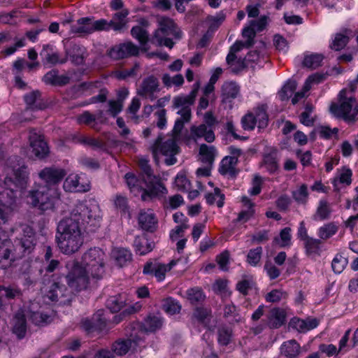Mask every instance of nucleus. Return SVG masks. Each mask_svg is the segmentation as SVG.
<instances>
[{
  "mask_svg": "<svg viewBox=\"0 0 358 358\" xmlns=\"http://www.w3.org/2000/svg\"><path fill=\"white\" fill-rule=\"evenodd\" d=\"M297 84L294 80H288L279 92V96L282 101L288 100L296 89Z\"/></svg>",
  "mask_w": 358,
  "mask_h": 358,
  "instance_id": "43",
  "label": "nucleus"
},
{
  "mask_svg": "<svg viewBox=\"0 0 358 358\" xmlns=\"http://www.w3.org/2000/svg\"><path fill=\"white\" fill-rule=\"evenodd\" d=\"M141 326L136 324L130 333L129 338L126 340H118L115 341L112 346V350L117 355L122 356L126 355L130 350L134 349L142 340L141 334L143 332L139 331Z\"/></svg>",
  "mask_w": 358,
  "mask_h": 358,
  "instance_id": "11",
  "label": "nucleus"
},
{
  "mask_svg": "<svg viewBox=\"0 0 358 358\" xmlns=\"http://www.w3.org/2000/svg\"><path fill=\"white\" fill-rule=\"evenodd\" d=\"M285 312L280 308L271 309L268 315V324L271 328L277 329L285 322Z\"/></svg>",
  "mask_w": 358,
  "mask_h": 358,
  "instance_id": "25",
  "label": "nucleus"
},
{
  "mask_svg": "<svg viewBox=\"0 0 358 358\" xmlns=\"http://www.w3.org/2000/svg\"><path fill=\"white\" fill-rule=\"evenodd\" d=\"M348 264L346 258L341 255H336L332 261L331 267L336 273H341Z\"/></svg>",
  "mask_w": 358,
  "mask_h": 358,
  "instance_id": "54",
  "label": "nucleus"
},
{
  "mask_svg": "<svg viewBox=\"0 0 358 358\" xmlns=\"http://www.w3.org/2000/svg\"><path fill=\"white\" fill-rule=\"evenodd\" d=\"M262 254V247L251 249L247 256V262L251 266H255L259 262Z\"/></svg>",
  "mask_w": 358,
  "mask_h": 358,
  "instance_id": "52",
  "label": "nucleus"
},
{
  "mask_svg": "<svg viewBox=\"0 0 358 358\" xmlns=\"http://www.w3.org/2000/svg\"><path fill=\"white\" fill-rule=\"evenodd\" d=\"M36 240L33 230L27 227L24 229L23 236L15 242V251L18 258L30 254L35 248Z\"/></svg>",
  "mask_w": 358,
  "mask_h": 358,
  "instance_id": "13",
  "label": "nucleus"
},
{
  "mask_svg": "<svg viewBox=\"0 0 358 358\" xmlns=\"http://www.w3.org/2000/svg\"><path fill=\"white\" fill-rule=\"evenodd\" d=\"M216 262L221 270L224 271H228L227 266L229 262V252L227 250L224 251L216 257Z\"/></svg>",
  "mask_w": 358,
  "mask_h": 358,
  "instance_id": "59",
  "label": "nucleus"
},
{
  "mask_svg": "<svg viewBox=\"0 0 358 358\" xmlns=\"http://www.w3.org/2000/svg\"><path fill=\"white\" fill-rule=\"evenodd\" d=\"M131 35L133 38L136 39L141 45V50L147 52L149 48L147 45L149 38L148 31L140 26H134L131 29Z\"/></svg>",
  "mask_w": 358,
  "mask_h": 358,
  "instance_id": "28",
  "label": "nucleus"
},
{
  "mask_svg": "<svg viewBox=\"0 0 358 358\" xmlns=\"http://www.w3.org/2000/svg\"><path fill=\"white\" fill-rule=\"evenodd\" d=\"M18 259L14 245L10 240L0 238V268L6 269Z\"/></svg>",
  "mask_w": 358,
  "mask_h": 358,
  "instance_id": "14",
  "label": "nucleus"
},
{
  "mask_svg": "<svg viewBox=\"0 0 358 358\" xmlns=\"http://www.w3.org/2000/svg\"><path fill=\"white\" fill-rule=\"evenodd\" d=\"M139 53V48L129 41L111 48L108 52L110 57L114 59H120L125 57L137 56Z\"/></svg>",
  "mask_w": 358,
  "mask_h": 358,
  "instance_id": "16",
  "label": "nucleus"
},
{
  "mask_svg": "<svg viewBox=\"0 0 358 358\" xmlns=\"http://www.w3.org/2000/svg\"><path fill=\"white\" fill-rule=\"evenodd\" d=\"M134 245L136 253L144 255L152 250L155 243L150 241L146 236H142L135 238Z\"/></svg>",
  "mask_w": 358,
  "mask_h": 358,
  "instance_id": "29",
  "label": "nucleus"
},
{
  "mask_svg": "<svg viewBox=\"0 0 358 358\" xmlns=\"http://www.w3.org/2000/svg\"><path fill=\"white\" fill-rule=\"evenodd\" d=\"M162 80L166 87H171L172 86L180 87L184 83V78L181 74H177L171 77L169 74L166 73L163 75Z\"/></svg>",
  "mask_w": 358,
  "mask_h": 358,
  "instance_id": "45",
  "label": "nucleus"
},
{
  "mask_svg": "<svg viewBox=\"0 0 358 358\" xmlns=\"http://www.w3.org/2000/svg\"><path fill=\"white\" fill-rule=\"evenodd\" d=\"M115 206L124 213H129L127 199L122 195H117L115 199Z\"/></svg>",
  "mask_w": 358,
  "mask_h": 358,
  "instance_id": "63",
  "label": "nucleus"
},
{
  "mask_svg": "<svg viewBox=\"0 0 358 358\" xmlns=\"http://www.w3.org/2000/svg\"><path fill=\"white\" fill-rule=\"evenodd\" d=\"M34 304L29 309V317L31 321L36 325H43L50 322V316L42 312L34 310Z\"/></svg>",
  "mask_w": 358,
  "mask_h": 358,
  "instance_id": "32",
  "label": "nucleus"
},
{
  "mask_svg": "<svg viewBox=\"0 0 358 358\" xmlns=\"http://www.w3.org/2000/svg\"><path fill=\"white\" fill-rule=\"evenodd\" d=\"M286 295L287 294L285 292L279 289H273L266 295L265 299L268 302L277 303L282 299L285 298Z\"/></svg>",
  "mask_w": 358,
  "mask_h": 358,
  "instance_id": "57",
  "label": "nucleus"
},
{
  "mask_svg": "<svg viewBox=\"0 0 358 358\" xmlns=\"http://www.w3.org/2000/svg\"><path fill=\"white\" fill-rule=\"evenodd\" d=\"M345 90H342L340 94V104L332 103L330 111L338 117H342L345 121L354 122L358 118V103L353 97L344 98Z\"/></svg>",
  "mask_w": 358,
  "mask_h": 358,
  "instance_id": "9",
  "label": "nucleus"
},
{
  "mask_svg": "<svg viewBox=\"0 0 358 358\" xmlns=\"http://www.w3.org/2000/svg\"><path fill=\"white\" fill-rule=\"evenodd\" d=\"M43 80L46 84L63 86L70 82V78L66 75H59L58 70L52 69L45 74Z\"/></svg>",
  "mask_w": 358,
  "mask_h": 358,
  "instance_id": "23",
  "label": "nucleus"
},
{
  "mask_svg": "<svg viewBox=\"0 0 358 358\" xmlns=\"http://www.w3.org/2000/svg\"><path fill=\"white\" fill-rule=\"evenodd\" d=\"M126 182L129 187L131 192L134 193L135 196L141 195L142 199V194L143 192L148 189V185H145V187H142L140 183L143 182L136 178V177L131 173H127L125 176Z\"/></svg>",
  "mask_w": 358,
  "mask_h": 358,
  "instance_id": "30",
  "label": "nucleus"
},
{
  "mask_svg": "<svg viewBox=\"0 0 358 358\" xmlns=\"http://www.w3.org/2000/svg\"><path fill=\"white\" fill-rule=\"evenodd\" d=\"M27 327L24 313L22 310H19L15 313L11 321L12 332L17 336L18 339H22L25 336Z\"/></svg>",
  "mask_w": 358,
  "mask_h": 358,
  "instance_id": "19",
  "label": "nucleus"
},
{
  "mask_svg": "<svg viewBox=\"0 0 358 358\" xmlns=\"http://www.w3.org/2000/svg\"><path fill=\"white\" fill-rule=\"evenodd\" d=\"M141 107V101L138 98H134L131 101V104L127 108V112L131 115V119L135 122L138 123L139 120V116L136 115Z\"/></svg>",
  "mask_w": 358,
  "mask_h": 358,
  "instance_id": "53",
  "label": "nucleus"
},
{
  "mask_svg": "<svg viewBox=\"0 0 358 358\" xmlns=\"http://www.w3.org/2000/svg\"><path fill=\"white\" fill-rule=\"evenodd\" d=\"M163 138V135L160 134L151 145L150 150L155 158L158 153H160L166 157L164 162L166 165H173L177 162L175 156L179 153L180 148L176 144L175 138H172L162 143Z\"/></svg>",
  "mask_w": 358,
  "mask_h": 358,
  "instance_id": "10",
  "label": "nucleus"
},
{
  "mask_svg": "<svg viewBox=\"0 0 358 358\" xmlns=\"http://www.w3.org/2000/svg\"><path fill=\"white\" fill-rule=\"evenodd\" d=\"M78 175H70L64 180L63 187L66 192H85L90 190L89 184L80 185Z\"/></svg>",
  "mask_w": 358,
  "mask_h": 358,
  "instance_id": "22",
  "label": "nucleus"
},
{
  "mask_svg": "<svg viewBox=\"0 0 358 358\" xmlns=\"http://www.w3.org/2000/svg\"><path fill=\"white\" fill-rule=\"evenodd\" d=\"M163 310L171 315L178 313L181 309V306L172 298H167L163 301Z\"/></svg>",
  "mask_w": 358,
  "mask_h": 358,
  "instance_id": "46",
  "label": "nucleus"
},
{
  "mask_svg": "<svg viewBox=\"0 0 358 358\" xmlns=\"http://www.w3.org/2000/svg\"><path fill=\"white\" fill-rule=\"evenodd\" d=\"M232 330L230 327L223 326L218 329V342L222 345H227L231 338Z\"/></svg>",
  "mask_w": 358,
  "mask_h": 358,
  "instance_id": "49",
  "label": "nucleus"
},
{
  "mask_svg": "<svg viewBox=\"0 0 358 358\" xmlns=\"http://www.w3.org/2000/svg\"><path fill=\"white\" fill-rule=\"evenodd\" d=\"M238 159L235 156H230L224 157L222 161V165L219 171L222 175L227 173L234 176L235 175V165L237 163Z\"/></svg>",
  "mask_w": 358,
  "mask_h": 358,
  "instance_id": "34",
  "label": "nucleus"
},
{
  "mask_svg": "<svg viewBox=\"0 0 358 358\" xmlns=\"http://www.w3.org/2000/svg\"><path fill=\"white\" fill-rule=\"evenodd\" d=\"M292 195L294 201L299 204H306L308 198L307 185H301L298 189L292 191Z\"/></svg>",
  "mask_w": 358,
  "mask_h": 358,
  "instance_id": "41",
  "label": "nucleus"
},
{
  "mask_svg": "<svg viewBox=\"0 0 358 358\" xmlns=\"http://www.w3.org/2000/svg\"><path fill=\"white\" fill-rule=\"evenodd\" d=\"M176 262L174 260H172L169 264H157L155 266V271L152 275H154L159 281H161L164 279L166 273L170 271L173 266H174Z\"/></svg>",
  "mask_w": 358,
  "mask_h": 358,
  "instance_id": "47",
  "label": "nucleus"
},
{
  "mask_svg": "<svg viewBox=\"0 0 358 358\" xmlns=\"http://www.w3.org/2000/svg\"><path fill=\"white\" fill-rule=\"evenodd\" d=\"M216 197L219 198L217 201V207H222L224 205V195L220 192L219 188H215L214 193H209L206 195V201L210 205H213L215 203Z\"/></svg>",
  "mask_w": 358,
  "mask_h": 358,
  "instance_id": "50",
  "label": "nucleus"
},
{
  "mask_svg": "<svg viewBox=\"0 0 358 358\" xmlns=\"http://www.w3.org/2000/svg\"><path fill=\"white\" fill-rule=\"evenodd\" d=\"M157 19L159 28L155 30L150 42L157 46L164 45L171 49L174 42L169 36H173L178 39L181 38L182 33L170 17L158 16Z\"/></svg>",
  "mask_w": 358,
  "mask_h": 358,
  "instance_id": "5",
  "label": "nucleus"
},
{
  "mask_svg": "<svg viewBox=\"0 0 358 358\" xmlns=\"http://www.w3.org/2000/svg\"><path fill=\"white\" fill-rule=\"evenodd\" d=\"M128 15L129 10L127 9H122L115 13L110 22L106 20L107 26L103 31H108L112 29L115 31H121L127 26L128 22L127 17Z\"/></svg>",
  "mask_w": 358,
  "mask_h": 358,
  "instance_id": "20",
  "label": "nucleus"
},
{
  "mask_svg": "<svg viewBox=\"0 0 358 358\" xmlns=\"http://www.w3.org/2000/svg\"><path fill=\"white\" fill-rule=\"evenodd\" d=\"M349 38L347 36L338 34L331 45L330 48L336 51L343 49L348 43Z\"/></svg>",
  "mask_w": 358,
  "mask_h": 358,
  "instance_id": "55",
  "label": "nucleus"
},
{
  "mask_svg": "<svg viewBox=\"0 0 358 358\" xmlns=\"http://www.w3.org/2000/svg\"><path fill=\"white\" fill-rule=\"evenodd\" d=\"M331 209L329 203L324 200H321L317 208L315 214L313 215L315 220H328L330 217Z\"/></svg>",
  "mask_w": 358,
  "mask_h": 358,
  "instance_id": "36",
  "label": "nucleus"
},
{
  "mask_svg": "<svg viewBox=\"0 0 358 358\" xmlns=\"http://www.w3.org/2000/svg\"><path fill=\"white\" fill-rule=\"evenodd\" d=\"M187 299L192 304H197L204 301L206 296L199 287L191 288L187 292Z\"/></svg>",
  "mask_w": 358,
  "mask_h": 358,
  "instance_id": "42",
  "label": "nucleus"
},
{
  "mask_svg": "<svg viewBox=\"0 0 358 358\" xmlns=\"http://www.w3.org/2000/svg\"><path fill=\"white\" fill-rule=\"evenodd\" d=\"M125 300L122 295L113 296L108 299L106 306L113 313L120 311L124 306Z\"/></svg>",
  "mask_w": 358,
  "mask_h": 358,
  "instance_id": "38",
  "label": "nucleus"
},
{
  "mask_svg": "<svg viewBox=\"0 0 358 358\" xmlns=\"http://www.w3.org/2000/svg\"><path fill=\"white\" fill-rule=\"evenodd\" d=\"M163 324L162 318L156 315H149L143 323L145 331L154 332L160 329Z\"/></svg>",
  "mask_w": 358,
  "mask_h": 358,
  "instance_id": "37",
  "label": "nucleus"
},
{
  "mask_svg": "<svg viewBox=\"0 0 358 358\" xmlns=\"http://www.w3.org/2000/svg\"><path fill=\"white\" fill-rule=\"evenodd\" d=\"M69 270L65 279L72 292H79L87 289L93 279L88 270L80 265L78 261H70L66 264Z\"/></svg>",
  "mask_w": 358,
  "mask_h": 358,
  "instance_id": "6",
  "label": "nucleus"
},
{
  "mask_svg": "<svg viewBox=\"0 0 358 358\" xmlns=\"http://www.w3.org/2000/svg\"><path fill=\"white\" fill-rule=\"evenodd\" d=\"M210 310L204 308H196L193 313L194 318L199 322L204 323L206 320L210 316Z\"/></svg>",
  "mask_w": 358,
  "mask_h": 358,
  "instance_id": "61",
  "label": "nucleus"
},
{
  "mask_svg": "<svg viewBox=\"0 0 358 358\" xmlns=\"http://www.w3.org/2000/svg\"><path fill=\"white\" fill-rule=\"evenodd\" d=\"M104 256L103 251L100 248H90L83 255L80 265L89 271L93 279L99 280L103 273Z\"/></svg>",
  "mask_w": 358,
  "mask_h": 358,
  "instance_id": "8",
  "label": "nucleus"
},
{
  "mask_svg": "<svg viewBox=\"0 0 358 358\" xmlns=\"http://www.w3.org/2000/svg\"><path fill=\"white\" fill-rule=\"evenodd\" d=\"M239 93L238 85L234 82L225 83L222 88V96L224 101L235 99Z\"/></svg>",
  "mask_w": 358,
  "mask_h": 358,
  "instance_id": "31",
  "label": "nucleus"
},
{
  "mask_svg": "<svg viewBox=\"0 0 358 358\" xmlns=\"http://www.w3.org/2000/svg\"><path fill=\"white\" fill-rule=\"evenodd\" d=\"M321 242L319 239L307 238L306 241V249L308 254L318 253Z\"/></svg>",
  "mask_w": 358,
  "mask_h": 358,
  "instance_id": "58",
  "label": "nucleus"
},
{
  "mask_svg": "<svg viewBox=\"0 0 358 358\" xmlns=\"http://www.w3.org/2000/svg\"><path fill=\"white\" fill-rule=\"evenodd\" d=\"M71 293V290H69L61 280H57L52 284L47 296L52 301L61 300V302H64L70 298Z\"/></svg>",
  "mask_w": 358,
  "mask_h": 358,
  "instance_id": "18",
  "label": "nucleus"
},
{
  "mask_svg": "<svg viewBox=\"0 0 358 358\" xmlns=\"http://www.w3.org/2000/svg\"><path fill=\"white\" fill-rule=\"evenodd\" d=\"M325 78L326 75L324 74L315 73L310 76L304 84L305 91H308L310 89L312 83H319Z\"/></svg>",
  "mask_w": 358,
  "mask_h": 358,
  "instance_id": "62",
  "label": "nucleus"
},
{
  "mask_svg": "<svg viewBox=\"0 0 358 358\" xmlns=\"http://www.w3.org/2000/svg\"><path fill=\"white\" fill-rule=\"evenodd\" d=\"M95 327L98 330H102L106 327L107 320L104 317V311L99 310L92 317Z\"/></svg>",
  "mask_w": 358,
  "mask_h": 358,
  "instance_id": "56",
  "label": "nucleus"
},
{
  "mask_svg": "<svg viewBox=\"0 0 358 358\" xmlns=\"http://www.w3.org/2000/svg\"><path fill=\"white\" fill-rule=\"evenodd\" d=\"M159 91V81L157 78L154 76H150L143 80L139 88L137 90V94L153 101L156 98L154 95L155 92Z\"/></svg>",
  "mask_w": 358,
  "mask_h": 358,
  "instance_id": "17",
  "label": "nucleus"
},
{
  "mask_svg": "<svg viewBox=\"0 0 358 358\" xmlns=\"http://www.w3.org/2000/svg\"><path fill=\"white\" fill-rule=\"evenodd\" d=\"M199 83L194 85V88L189 94L186 96H178L173 99V106L176 108H181L178 114L180 117L176 120L173 129L172 130L173 138L176 139L180 136V134L186 122H189L191 118V109L189 106L192 105L195 99L199 90Z\"/></svg>",
  "mask_w": 358,
  "mask_h": 358,
  "instance_id": "3",
  "label": "nucleus"
},
{
  "mask_svg": "<svg viewBox=\"0 0 358 358\" xmlns=\"http://www.w3.org/2000/svg\"><path fill=\"white\" fill-rule=\"evenodd\" d=\"M292 203L291 199L286 194L281 195L276 201L275 205L280 211H287Z\"/></svg>",
  "mask_w": 358,
  "mask_h": 358,
  "instance_id": "60",
  "label": "nucleus"
},
{
  "mask_svg": "<svg viewBox=\"0 0 358 358\" xmlns=\"http://www.w3.org/2000/svg\"><path fill=\"white\" fill-rule=\"evenodd\" d=\"M155 215L150 210H141L138 215V224L144 230L153 231L157 226Z\"/></svg>",
  "mask_w": 358,
  "mask_h": 358,
  "instance_id": "24",
  "label": "nucleus"
},
{
  "mask_svg": "<svg viewBox=\"0 0 358 358\" xmlns=\"http://www.w3.org/2000/svg\"><path fill=\"white\" fill-rule=\"evenodd\" d=\"M199 154L201 156V161L211 165L215 159L216 150L213 145L202 144L199 148Z\"/></svg>",
  "mask_w": 358,
  "mask_h": 358,
  "instance_id": "35",
  "label": "nucleus"
},
{
  "mask_svg": "<svg viewBox=\"0 0 358 358\" xmlns=\"http://www.w3.org/2000/svg\"><path fill=\"white\" fill-rule=\"evenodd\" d=\"M112 257L120 267L131 260V252L124 248H115L112 251Z\"/></svg>",
  "mask_w": 358,
  "mask_h": 358,
  "instance_id": "33",
  "label": "nucleus"
},
{
  "mask_svg": "<svg viewBox=\"0 0 358 358\" xmlns=\"http://www.w3.org/2000/svg\"><path fill=\"white\" fill-rule=\"evenodd\" d=\"M323 59L322 54H312L305 57L303 64L308 68L316 69L321 66Z\"/></svg>",
  "mask_w": 358,
  "mask_h": 358,
  "instance_id": "44",
  "label": "nucleus"
},
{
  "mask_svg": "<svg viewBox=\"0 0 358 358\" xmlns=\"http://www.w3.org/2000/svg\"><path fill=\"white\" fill-rule=\"evenodd\" d=\"M338 230V227L334 223H328L319 229V236L320 238L326 240L334 235Z\"/></svg>",
  "mask_w": 358,
  "mask_h": 358,
  "instance_id": "51",
  "label": "nucleus"
},
{
  "mask_svg": "<svg viewBox=\"0 0 358 358\" xmlns=\"http://www.w3.org/2000/svg\"><path fill=\"white\" fill-rule=\"evenodd\" d=\"M241 122H242L243 127L245 129H248V130H252L255 128V126L257 123V121L254 117V115L252 113L245 115L242 118Z\"/></svg>",
  "mask_w": 358,
  "mask_h": 358,
  "instance_id": "64",
  "label": "nucleus"
},
{
  "mask_svg": "<svg viewBox=\"0 0 358 358\" xmlns=\"http://www.w3.org/2000/svg\"><path fill=\"white\" fill-rule=\"evenodd\" d=\"M66 172L62 168L52 166L43 169L38 173L39 178L44 182L36 189L29 192L31 204L38 207L41 211L52 209L53 203L50 192L55 189L65 177Z\"/></svg>",
  "mask_w": 358,
  "mask_h": 358,
  "instance_id": "2",
  "label": "nucleus"
},
{
  "mask_svg": "<svg viewBox=\"0 0 358 358\" xmlns=\"http://www.w3.org/2000/svg\"><path fill=\"white\" fill-rule=\"evenodd\" d=\"M40 55L44 57L47 63L52 65H56L57 64H64L68 60L67 55L64 57H60L58 52L52 51L49 45L43 46V50L41 52Z\"/></svg>",
  "mask_w": 358,
  "mask_h": 358,
  "instance_id": "26",
  "label": "nucleus"
},
{
  "mask_svg": "<svg viewBox=\"0 0 358 358\" xmlns=\"http://www.w3.org/2000/svg\"><path fill=\"white\" fill-rule=\"evenodd\" d=\"M254 117L258 122V127L259 129H264L267 127L268 117L266 113V106L262 105L257 108Z\"/></svg>",
  "mask_w": 358,
  "mask_h": 358,
  "instance_id": "39",
  "label": "nucleus"
},
{
  "mask_svg": "<svg viewBox=\"0 0 358 358\" xmlns=\"http://www.w3.org/2000/svg\"><path fill=\"white\" fill-rule=\"evenodd\" d=\"M264 164L266 169L271 173H273L278 169L277 152L275 150L264 155Z\"/></svg>",
  "mask_w": 358,
  "mask_h": 358,
  "instance_id": "40",
  "label": "nucleus"
},
{
  "mask_svg": "<svg viewBox=\"0 0 358 358\" xmlns=\"http://www.w3.org/2000/svg\"><path fill=\"white\" fill-rule=\"evenodd\" d=\"M300 352L301 347L294 339L284 342L280 347L281 355L287 358H296Z\"/></svg>",
  "mask_w": 358,
  "mask_h": 358,
  "instance_id": "27",
  "label": "nucleus"
},
{
  "mask_svg": "<svg viewBox=\"0 0 358 358\" xmlns=\"http://www.w3.org/2000/svg\"><path fill=\"white\" fill-rule=\"evenodd\" d=\"M29 139L31 152L35 158L41 159L48 156L49 152L48 145L35 129L30 130Z\"/></svg>",
  "mask_w": 358,
  "mask_h": 358,
  "instance_id": "15",
  "label": "nucleus"
},
{
  "mask_svg": "<svg viewBox=\"0 0 358 358\" xmlns=\"http://www.w3.org/2000/svg\"><path fill=\"white\" fill-rule=\"evenodd\" d=\"M100 218V210L97 205L77 204L70 216L58 224L56 238L60 250L66 255H72L78 251L83 243L81 226L89 224L96 227Z\"/></svg>",
  "mask_w": 358,
  "mask_h": 358,
  "instance_id": "1",
  "label": "nucleus"
},
{
  "mask_svg": "<svg viewBox=\"0 0 358 358\" xmlns=\"http://www.w3.org/2000/svg\"><path fill=\"white\" fill-rule=\"evenodd\" d=\"M0 289L4 295V298H6L8 301L14 299L22 294L21 290L15 286L0 285Z\"/></svg>",
  "mask_w": 358,
  "mask_h": 358,
  "instance_id": "48",
  "label": "nucleus"
},
{
  "mask_svg": "<svg viewBox=\"0 0 358 358\" xmlns=\"http://www.w3.org/2000/svg\"><path fill=\"white\" fill-rule=\"evenodd\" d=\"M15 181L12 178H6L5 189L0 192V203L8 210L12 211L17 207V189H24L27 184V175L24 171H17L15 173Z\"/></svg>",
  "mask_w": 358,
  "mask_h": 358,
  "instance_id": "7",
  "label": "nucleus"
},
{
  "mask_svg": "<svg viewBox=\"0 0 358 358\" xmlns=\"http://www.w3.org/2000/svg\"><path fill=\"white\" fill-rule=\"evenodd\" d=\"M191 135L193 139L204 138L208 143L215 141V136L212 128H208L206 124L199 126H192L190 128Z\"/></svg>",
  "mask_w": 358,
  "mask_h": 358,
  "instance_id": "21",
  "label": "nucleus"
},
{
  "mask_svg": "<svg viewBox=\"0 0 358 358\" xmlns=\"http://www.w3.org/2000/svg\"><path fill=\"white\" fill-rule=\"evenodd\" d=\"M106 26V20L104 19L93 20L90 17H83L78 20L76 25L72 26L71 31L73 33L86 35L94 31H103Z\"/></svg>",
  "mask_w": 358,
  "mask_h": 358,
  "instance_id": "12",
  "label": "nucleus"
},
{
  "mask_svg": "<svg viewBox=\"0 0 358 358\" xmlns=\"http://www.w3.org/2000/svg\"><path fill=\"white\" fill-rule=\"evenodd\" d=\"M142 171V182L148 185V189L143 192L142 201H151L153 199L167 193V189L159 178L153 175L152 170L145 159H141L138 162Z\"/></svg>",
  "mask_w": 358,
  "mask_h": 358,
  "instance_id": "4",
  "label": "nucleus"
}]
</instances>
